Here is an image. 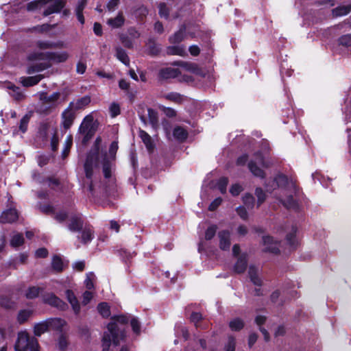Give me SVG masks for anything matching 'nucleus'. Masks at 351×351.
I'll use <instances>...</instances> for the list:
<instances>
[{"label": "nucleus", "mask_w": 351, "mask_h": 351, "mask_svg": "<svg viewBox=\"0 0 351 351\" xmlns=\"http://www.w3.org/2000/svg\"><path fill=\"white\" fill-rule=\"evenodd\" d=\"M254 156H255L256 160H258V162L263 167H264L265 168H268L269 167V165L267 164V162L265 161L264 157H263V154L260 152H257L254 154Z\"/></svg>", "instance_id": "obj_60"}, {"label": "nucleus", "mask_w": 351, "mask_h": 351, "mask_svg": "<svg viewBox=\"0 0 351 351\" xmlns=\"http://www.w3.org/2000/svg\"><path fill=\"white\" fill-rule=\"evenodd\" d=\"M230 327L232 330H240L241 329V321L239 319H235L230 322Z\"/></svg>", "instance_id": "obj_58"}, {"label": "nucleus", "mask_w": 351, "mask_h": 351, "mask_svg": "<svg viewBox=\"0 0 351 351\" xmlns=\"http://www.w3.org/2000/svg\"><path fill=\"white\" fill-rule=\"evenodd\" d=\"M351 12V4L339 5L332 10L333 17H339L348 14Z\"/></svg>", "instance_id": "obj_28"}, {"label": "nucleus", "mask_w": 351, "mask_h": 351, "mask_svg": "<svg viewBox=\"0 0 351 351\" xmlns=\"http://www.w3.org/2000/svg\"><path fill=\"white\" fill-rule=\"evenodd\" d=\"M29 118L25 115L24 116L20 122L19 129L22 132V133H25L27 128V125L29 123Z\"/></svg>", "instance_id": "obj_57"}, {"label": "nucleus", "mask_w": 351, "mask_h": 351, "mask_svg": "<svg viewBox=\"0 0 351 351\" xmlns=\"http://www.w3.org/2000/svg\"><path fill=\"white\" fill-rule=\"evenodd\" d=\"M93 118L91 115L86 116L80 127V132L84 134V141H87L91 136V129Z\"/></svg>", "instance_id": "obj_13"}, {"label": "nucleus", "mask_w": 351, "mask_h": 351, "mask_svg": "<svg viewBox=\"0 0 351 351\" xmlns=\"http://www.w3.org/2000/svg\"><path fill=\"white\" fill-rule=\"evenodd\" d=\"M18 212L16 209L10 208L3 212L0 216L1 223H12L17 220Z\"/></svg>", "instance_id": "obj_17"}, {"label": "nucleus", "mask_w": 351, "mask_h": 351, "mask_svg": "<svg viewBox=\"0 0 351 351\" xmlns=\"http://www.w3.org/2000/svg\"><path fill=\"white\" fill-rule=\"evenodd\" d=\"M254 204L255 198L252 195L246 193L243 196V221L247 219V210L252 208Z\"/></svg>", "instance_id": "obj_14"}, {"label": "nucleus", "mask_w": 351, "mask_h": 351, "mask_svg": "<svg viewBox=\"0 0 351 351\" xmlns=\"http://www.w3.org/2000/svg\"><path fill=\"white\" fill-rule=\"evenodd\" d=\"M66 218H69L68 228L72 232H77L82 229L83 221L80 215H68L65 212L60 211L56 214L55 219L59 221H64Z\"/></svg>", "instance_id": "obj_6"}, {"label": "nucleus", "mask_w": 351, "mask_h": 351, "mask_svg": "<svg viewBox=\"0 0 351 351\" xmlns=\"http://www.w3.org/2000/svg\"><path fill=\"white\" fill-rule=\"evenodd\" d=\"M167 53L170 55H177L180 56H186L187 52L184 46H172L167 48Z\"/></svg>", "instance_id": "obj_35"}, {"label": "nucleus", "mask_w": 351, "mask_h": 351, "mask_svg": "<svg viewBox=\"0 0 351 351\" xmlns=\"http://www.w3.org/2000/svg\"><path fill=\"white\" fill-rule=\"evenodd\" d=\"M51 324L56 329L61 330L66 326V322L61 318H56L51 321Z\"/></svg>", "instance_id": "obj_52"}, {"label": "nucleus", "mask_w": 351, "mask_h": 351, "mask_svg": "<svg viewBox=\"0 0 351 351\" xmlns=\"http://www.w3.org/2000/svg\"><path fill=\"white\" fill-rule=\"evenodd\" d=\"M50 0H35L29 3L27 5V10L34 11L40 9L44 5L48 4Z\"/></svg>", "instance_id": "obj_37"}, {"label": "nucleus", "mask_w": 351, "mask_h": 351, "mask_svg": "<svg viewBox=\"0 0 351 351\" xmlns=\"http://www.w3.org/2000/svg\"><path fill=\"white\" fill-rule=\"evenodd\" d=\"M16 351H39L38 340L34 337H29L26 332H20L15 343Z\"/></svg>", "instance_id": "obj_5"}, {"label": "nucleus", "mask_w": 351, "mask_h": 351, "mask_svg": "<svg viewBox=\"0 0 351 351\" xmlns=\"http://www.w3.org/2000/svg\"><path fill=\"white\" fill-rule=\"evenodd\" d=\"M75 110L69 105L62 113V125L65 129H69L75 119Z\"/></svg>", "instance_id": "obj_11"}, {"label": "nucleus", "mask_w": 351, "mask_h": 351, "mask_svg": "<svg viewBox=\"0 0 351 351\" xmlns=\"http://www.w3.org/2000/svg\"><path fill=\"white\" fill-rule=\"evenodd\" d=\"M281 203L288 210H292L295 213H300L301 210L298 201L294 199L292 195H287L285 199L281 201Z\"/></svg>", "instance_id": "obj_15"}, {"label": "nucleus", "mask_w": 351, "mask_h": 351, "mask_svg": "<svg viewBox=\"0 0 351 351\" xmlns=\"http://www.w3.org/2000/svg\"><path fill=\"white\" fill-rule=\"evenodd\" d=\"M222 199L221 197H217L210 204L208 209L210 210H215L217 208V207L221 204Z\"/></svg>", "instance_id": "obj_64"}, {"label": "nucleus", "mask_w": 351, "mask_h": 351, "mask_svg": "<svg viewBox=\"0 0 351 351\" xmlns=\"http://www.w3.org/2000/svg\"><path fill=\"white\" fill-rule=\"evenodd\" d=\"M263 243L266 247L263 249L264 252H269L274 254H279L280 250L277 245V243L274 242V237L269 235L263 237Z\"/></svg>", "instance_id": "obj_10"}, {"label": "nucleus", "mask_w": 351, "mask_h": 351, "mask_svg": "<svg viewBox=\"0 0 351 351\" xmlns=\"http://www.w3.org/2000/svg\"><path fill=\"white\" fill-rule=\"evenodd\" d=\"M173 134L174 138L180 141H184L188 136L187 131L180 126L174 128Z\"/></svg>", "instance_id": "obj_36"}, {"label": "nucleus", "mask_w": 351, "mask_h": 351, "mask_svg": "<svg viewBox=\"0 0 351 351\" xmlns=\"http://www.w3.org/2000/svg\"><path fill=\"white\" fill-rule=\"evenodd\" d=\"M219 247L222 250H228L230 246V232L228 230H221L218 233Z\"/></svg>", "instance_id": "obj_16"}, {"label": "nucleus", "mask_w": 351, "mask_h": 351, "mask_svg": "<svg viewBox=\"0 0 351 351\" xmlns=\"http://www.w3.org/2000/svg\"><path fill=\"white\" fill-rule=\"evenodd\" d=\"M273 184H276V188L285 189L289 184V179L284 173H278L271 180Z\"/></svg>", "instance_id": "obj_21"}, {"label": "nucleus", "mask_w": 351, "mask_h": 351, "mask_svg": "<svg viewBox=\"0 0 351 351\" xmlns=\"http://www.w3.org/2000/svg\"><path fill=\"white\" fill-rule=\"evenodd\" d=\"M49 5L47 8L43 12L44 16H49L53 13H58L60 12V10L65 5L64 0H50L48 3Z\"/></svg>", "instance_id": "obj_12"}, {"label": "nucleus", "mask_w": 351, "mask_h": 351, "mask_svg": "<svg viewBox=\"0 0 351 351\" xmlns=\"http://www.w3.org/2000/svg\"><path fill=\"white\" fill-rule=\"evenodd\" d=\"M116 57L117 58L121 61L125 66H130V58L126 53V51L123 49L121 47H116Z\"/></svg>", "instance_id": "obj_33"}, {"label": "nucleus", "mask_w": 351, "mask_h": 351, "mask_svg": "<svg viewBox=\"0 0 351 351\" xmlns=\"http://www.w3.org/2000/svg\"><path fill=\"white\" fill-rule=\"evenodd\" d=\"M68 345V341L66 337L63 335H60L58 341V348L63 351L66 349Z\"/></svg>", "instance_id": "obj_55"}, {"label": "nucleus", "mask_w": 351, "mask_h": 351, "mask_svg": "<svg viewBox=\"0 0 351 351\" xmlns=\"http://www.w3.org/2000/svg\"><path fill=\"white\" fill-rule=\"evenodd\" d=\"M97 310L104 317H108L110 315V307L106 302H101L97 306Z\"/></svg>", "instance_id": "obj_44"}, {"label": "nucleus", "mask_w": 351, "mask_h": 351, "mask_svg": "<svg viewBox=\"0 0 351 351\" xmlns=\"http://www.w3.org/2000/svg\"><path fill=\"white\" fill-rule=\"evenodd\" d=\"M176 332L178 335L180 333L185 340H186L189 337L188 330L184 326L181 325H176Z\"/></svg>", "instance_id": "obj_56"}, {"label": "nucleus", "mask_w": 351, "mask_h": 351, "mask_svg": "<svg viewBox=\"0 0 351 351\" xmlns=\"http://www.w3.org/2000/svg\"><path fill=\"white\" fill-rule=\"evenodd\" d=\"M130 320V325L133 332L136 335H139L141 332V324L136 317H128L126 315H119L112 318V321L110 323H117L118 328H119L123 333H125L123 329V325ZM125 334H124V337Z\"/></svg>", "instance_id": "obj_7"}, {"label": "nucleus", "mask_w": 351, "mask_h": 351, "mask_svg": "<svg viewBox=\"0 0 351 351\" xmlns=\"http://www.w3.org/2000/svg\"><path fill=\"white\" fill-rule=\"evenodd\" d=\"M95 276L93 272H89L86 274V278L84 281L86 287L88 289H92L94 288V280Z\"/></svg>", "instance_id": "obj_50"}, {"label": "nucleus", "mask_w": 351, "mask_h": 351, "mask_svg": "<svg viewBox=\"0 0 351 351\" xmlns=\"http://www.w3.org/2000/svg\"><path fill=\"white\" fill-rule=\"evenodd\" d=\"M159 14L160 17L167 19L169 16V9L165 3H160L158 5Z\"/></svg>", "instance_id": "obj_54"}, {"label": "nucleus", "mask_w": 351, "mask_h": 351, "mask_svg": "<svg viewBox=\"0 0 351 351\" xmlns=\"http://www.w3.org/2000/svg\"><path fill=\"white\" fill-rule=\"evenodd\" d=\"M60 93L59 92H55L50 95H47L46 93H40V104L38 108V112L45 114L51 112L60 104Z\"/></svg>", "instance_id": "obj_4"}, {"label": "nucleus", "mask_w": 351, "mask_h": 351, "mask_svg": "<svg viewBox=\"0 0 351 351\" xmlns=\"http://www.w3.org/2000/svg\"><path fill=\"white\" fill-rule=\"evenodd\" d=\"M32 315V311L29 310H22L21 311L17 316V321L19 324H23L27 321Z\"/></svg>", "instance_id": "obj_47"}, {"label": "nucleus", "mask_w": 351, "mask_h": 351, "mask_svg": "<svg viewBox=\"0 0 351 351\" xmlns=\"http://www.w3.org/2000/svg\"><path fill=\"white\" fill-rule=\"evenodd\" d=\"M248 276L250 281L256 286L261 287L262 279L258 276V268L254 265H250L248 268Z\"/></svg>", "instance_id": "obj_19"}, {"label": "nucleus", "mask_w": 351, "mask_h": 351, "mask_svg": "<svg viewBox=\"0 0 351 351\" xmlns=\"http://www.w3.org/2000/svg\"><path fill=\"white\" fill-rule=\"evenodd\" d=\"M52 268L57 272L62 271L64 267V263L62 259L58 256H54L52 260Z\"/></svg>", "instance_id": "obj_46"}, {"label": "nucleus", "mask_w": 351, "mask_h": 351, "mask_svg": "<svg viewBox=\"0 0 351 351\" xmlns=\"http://www.w3.org/2000/svg\"><path fill=\"white\" fill-rule=\"evenodd\" d=\"M180 75V70L175 68L167 67L162 69L159 71V77L161 79L167 80L177 78Z\"/></svg>", "instance_id": "obj_20"}, {"label": "nucleus", "mask_w": 351, "mask_h": 351, "mask_svg": "<svg viewBox=\"0 0 351 351\" xmlns=\"http://www.w3.org/2000/svg\"><path fill=\"white\" fill-rule=\"evenodd\" d=\"M65 294L66 298L68 302L70 303L75 314L78 315L80 312V305L74 293L71 290L67 289L65 292Z\"/></svg>", "instance_id": "obj_18"}, {"label": "nucleus", "mask_w": 351, "mask_h": 351, "mask_svg": "<svg viewBox=\"0 0 351 351\" xmlns=\"http://www.w3.org/2000/svg\"><path fill=\"white\" fill-rule=\"evenodd\" d=\"M90 102V98L88 96H84L80 99H78L75 101H72L69 104V106L75 110L82 109L86 106Z\"/></svg>", "instance_id": "obj_29"}, {"label": "nucleus", "mask_w": 351, "mask_h": 351, "mask_svg": "<svg viewBox=\"0 0 351 351\" xmlns=\"http://www.w3.org/2000/svg\"><path fill=\"white\" fill-rule=\"evenodd\" d=\"M100 164L102 165L103 173L105 178H110L112 163L107 158L106 154H100L97 149L90 151L87 155V158L84 163V171L86 174L84 186H87L88 191L93 195L95 192V176Z\"/></svg>", "instance_id": "obj_1"}, {"label": "nucleus", "mask_w": 351, "mask_h": 351, "mask_svg": "<svg viewBox=\"0 0 351 351\" xmlns=\"http://www.w3.org/2000/svg\"><path fill=\"white\" fill-rule=\"evenodd\" d=\"M87 1L88 0H79L75 10L77 20L82 25H83L85 21L83 16V10L86 6Z\"/></svg>", "instance_id": "obj_26"}, {"label": "nucleus", "mask_w": 351, "mask_h": 351, "mask_svg": "<svg viewBox=\"0 0 351 351\" xmlns=\"http://www.w3.org/2000/svg\"><path fill=\"white\" fill-rule=\"evenodd\" d=\"M42 75L22 77L21 82L24 86H32L37 84L42 79Z\"/></svg>", "instance_id": "obj_30"}, {"label": "nucleus", "mask_w": 351, "mask_h": 351, "mask_svg": "<svg viewBox=\"0 0 351 351\" xmlns=\"http://www.w3.org/2000/svg\"><path fill=\"white\" fill-rule=\"evenodd\" d=\"M228 184V179L226 177L219 178L217 182L216 187L219 190L222 194L226 193V188Z\"/></svg>", "instance_id": "obj_45"}, {"label": "nucleus", "mask_w": 351, "mask_h": 351, "mask_svg": "<svg viewBox=\"0 0 351 351\" xmlns=\"http://www.w3.org/2000/svg\"><path fill=\"white\" fill-rule=\"evenodd\" d=\"M139 136L145 145L149 152H152L154 149V144L151 136L145 131L140 130Z\"/></svg>", "instance_id": "obj_34"}, {"label": "nucleus", "mask_w": 351, "mask_h": 351, "mask_svg": "<svg viewBox=\"0 0 351 351\" xmlns=\"http://www.w3.org/2000/svg\"><path fill=\"white\" fill-rule=\"evenodd\" d=\"M69 58L68 52L55 51V52H34L28 55L27 59L29 61L44 60L43 62L36 63L27 68V73L32 74L43 71L51 66L50 62L53 63L65 62Z\"/></svg>", "instance_id": "obj_2"}, {"label": "nucleus", "mask_w": 351, "mask_h": 351, "mask_svg": "<svg viewBox=\"0 0 351 351\" xmlns=\"http://www.w3.org/2000/svg\"><path fill=\"white\" fill-rule=\"evenodd\" d=\"M174 64L178 65L183 68L185 71L202 77H205L207 74L206 71L199 67L198 64L193 62L178 61L176 62Z\"/></svg>", "instance_id": "obj_8"}, {"label": "nucleus", "mask_w": 351, "mask_h": 351, "mask_svg": "<svg viewBox=\"0 0 351 351\" xmlns=\"http://www.w3.org/2000/svg\"><path fill=\"white\" fill-rule=\"evenodd\" d=\"M147 112L149 123L152 125L153 128L157 127L158 123L157 112L152 108H148Z\"/></svg>", "instance_id": "obj_41"}, {"label": "nucleus", "mask_w": 351, "mask_h": 351, "mask_svg": "<svg viewBox=\"0 0 351 351\" xmlns=\"http://www.w3.org/2000/svg\"><path fill=\"white\" fill-rule=\"evenodd\" d=\"M43 289L39 287L32 286L29 287L25 292V297L27 299H34L38 296Z\"/></svg>", "instance_id": "obj_39"}, {"label": "nucleus", "mask_w": 351, "mask_h": 351, "mask_svg": "<svg viewBox=\"0 0 351 351\" xmlns=\"http://www.w3.org/2000/svg\"><path fill=\"white\" fill-rule=\"evenodd\" d=\"M82 230L80 236H77L78 239H80L84 244L90 242L94 238L93 230L88 227H85Z\"/></svg>", "instance_id": "obj_25"}, {"label": "nucleus", "mask_w": 351, "mask_h": 351, "mask_svg": "<svg viewBox=\"0 0 351 351\" xmlns=\"http://www.w3.org/2000/svg\"><path fill=\"white\" fill-rule=\"evenodd\" d=\"M185 26H182L172 36L169 38V42L172 44L179 43L186 37Z\"/></svg>", "instance_id": "obj_31"}, {"label": "nucleus", "mask_w": 351, "mask_h": 351, "mask_svg": "<svg viewBox=\"0 0 351 351\" xmlns=\"http://www.w3.org/2000/svg\"><path fill=\"white\" fill-rule=\"evenodd\" d=\"M43 300L45 303L62 311L67 308L66 304L52 293L44 294Z\"/></svg>", "instance_id": "obj_9"}, {"label": "nucleus", "mask_w": 351, "mask_h": 351, "mask_svg": "<svg viewBox=\"0 0 351 351\" xmlns=\"http://www.w3.org/2000/svg\"><path fill=\"white\" fill-rule=\"evenodd\" d=\"M125 22V18L123 12H119L114 18L109 19L107 24L112 28H119L121 27Z\"/></svg>", "instance_id": "obj_27"}, {"label": "nucleus", "mask_w": 351, "mask_h": 351, "mask_svg": "<svg viewBox=\"0 0 351 351\" xmlns=\"http://www.w3.org/2000/svg\"><path fill=\"white\" fill-rule=\"evenodd\" d=\"M164 98L171 101L180 104L184 100V97L178 93H169L164 95Z\"/></svg>", "instance_id": "obj_38"}, {"label": "nucleus", "mask_w": 351, "mask_h": 351, "mask_svg": "<svg viewBox=\"0 0 351 351\" xmlns=\"http://www.w3.org/2000/svg\"><path fill=\"white\" fill-rule=\"evenodd\" d=\"M217 226L215 225L210 226L207 228L205 232V239L206 240H210L212 239L214 236L215 235L216 231H217Z\"/></svg>", "instance_id": "obj_53"}, {"label": "nucleus", "mask_w": 351, "mask_h": 351, "mask_svg": "<svg viewBox=\"0 0 351 351\" xmlns=\"http://www.w3.org/2000/svg\"><path fill=\"white\" fill-rule=\"evenodd\" d=\"M109 110L111 117H117L121 112L119 104L115 102L112 103L109 107Z\"/></svg>", "instance_id": "obj_51"}, {"label": "nucleus", "mask_w": 351, "mask_h": 351, "mask_svg": "<svg viewBox=\"0 0 351 351\" xmlns=\"http://www.w3.org/2000/svg\"><path fill=\"white\" fill-rule=\"evenodd\" d=\"M56 130L54 128L44 124L39 129V134L43 139H47L48 134L52 135Z\"/></svg>", "instance_id": "obj_40"}, {"label": "nucleus", "mask_w": 351, "mask_h": 351, "mask_svg": "<svg viewBox=\"0 0 351 351\" xmlns=\"http://www.w3.org/2000/svg\"><path fill=\"white\" fill-rule=\"evenodd\" d=\"M72 138L71 136H68L64 143V149L62 152L63 156H66L68 154L69 149L72 145Z\"/></svg>", "instance_id": "obj_59"}, {"label": "nucleus", "mask_w": 351, "mask_h": 351, "mask_svg": "<svg viewBox=\"0 0 351 351\" xmlns=\"http://www.w3.org/2000/svg\"><path fill=\"white\" fill-rule=\"evenodd\" d=\"M247 167L250 172L257 178H260L261 179H263L266 176V173L264 170H263L261 168H260L257 164L256 162L254 160H250L248 164Z\"/></svg>", "instance_id": "obj_22"}, {"label": "nucleus", "mask_w": 351, "mask_h": 351, "mask_svg": "<svg viewBox=\"0 0 351 351\" xmlns=\"http://www.w3.org/2000/svg\"><path fill=\"white\" fill-rule=\"evenodd\" d=\"M179 82H186L190 83L193 82V78L192 76L185 74H182L181 71H180V75L178 77H177Z\"/></svg>", "instance_id": "obj_61"}, {"label": "nucleus", "mask_w": 351, "mask_h": 351, "mask_svg": "<svg viewBox=\"0 0 351 351\" xmlns=\"http://www.w3.org/2000/svg\"><path fill=\"white\" fill-rule=\"evenodd\" d=\"M241 247L239 244H235L232 247V254L237 258V261L234 266V271L237 274L241 273V258L240 256Z\"/></svg>", "instance_id": "obj_24"}, {"label": "nucleus", "mask_w": 351, "mask_h": 351, "mask_svg": "<svg viewBox=\"0 0 351 351\" xmlns=\"http://www.w3.org/2000/svg\"><path fill=\"white\" fill-rule=\"evenodd\" d=\"M241 191V187L239 184H233L230 189V193L233 196H237Z\"/></svg>", "instance_id": "obj_63"}, {"label": "nucleus", "mask_w": 351, "mask_h": 351, "mask_svg": "<svg viewBox=\"0 0 351 351\" xmlns=\"http://www.w3.org/2000/svg\"><path fill=\"white\" fill-rule=\"evenodd\" d=\"M24 242V238L21 234H14L10 241V244L12 247H16L21 245Z\"/></svg>", "instance_id": "obj_43"}, {"label": "nucleus", "mask_w": 351, "mask_h": 351, "mask_svg": "<svg viewBox=\"0 0 351 351\" xmlns=\"http://www.w3.org/2000/svg\"><path fill=\"white\" fill-rule=\"evenodd\" d=\"M124 339L123 332L118 328L117 323H109L108 330L104 334L102 339L103 351H108L111 343L117 346L121 340Z\"/></svg>", "instance_id": "obj_3"}, {"label": "nucleus", "mask_w": 351, "mask_h": 351, "mask_svg": "<svg viewBox=\"0 0 351 351\" xmlns=\"http://www.w3.org/2000/svg\"><path fill=\"white\" fill-rule=\"evenodd\" d=\"M56 130L52 134V137L51 138V147L53 151H56L58 145V137L57 136Z\"/></svg>", "instance_id": "obj_62"}, {"label": "nucleus", "mask_w": 351, "mask_h": 351, "mask_svg": "<svg viewBox=\"0 0 351 351\" xmlns=\"http://www.w3.org/2000/svg\"><path fill=\"white\" fill-rule=\"evenodd\" d=\"M37 47L41 49H47L56 47H62V45L49 41H38Z\"/></svg>", "instance_id": "obj_42"}, {"label": "nucleus", "mask_w": 351, "mask_h": 351, "mask_svg": "<svg viewBox=\"0 0 351 351\" xmlns=\"http://www.w3.org/2000/svg\"><path fill=\"white\" fill-rule=\"evenodd\" d=\"M49 323L47 321H43L37 323L34 326V333L35 336L40 337L48 330Z\"/></svg>", "instance_id": "obj_32"}, {"label": "nucleus", "mask_w": 351, "mask_h": 351, "mask_svg": "<svg viewBox=\"0 0 351 351\" xmlns=\"http://www.w3.org/2000/svg\"><path fill=\"white\" fill-rule=\"evenodd\" d=\"M298 232V228L296 226H292L291 230L286 235V240L288 245L293 249H295L298 246V240L296 234Z\"/></svg>", "instance_id": "obj_23"}, {"label": "nucleus", "mask_w": 351, "mask_h": 351, "mask_svg": "<svg viewBox=\"0 0 351 351\" xmlns=\"http://www.w3.org/2000/svg\"><path fill=\"white\" fill-rule=\"evenodd\" d=\"M338 43L339 45H342L343 47H350L351 46V34H348L345 35H342L338 39Z\"/></svg>", "instance_id": "obj_49"}, {"label": "nucleus", "mask_w": 351, "mask_h": 351, "mask_svg": "<svg viewBox=\"0 0 351 351\" xmlns=\"http://www.w3.org/2000/svg\"><path fill=\"white\" fill-rule=\"evenodd\" d=\"M255 195L257 197V207H259L266 199V195L261 187H257L255 190Z\"/></svg>", "instance_id": "obj_48"}]
</instances>
